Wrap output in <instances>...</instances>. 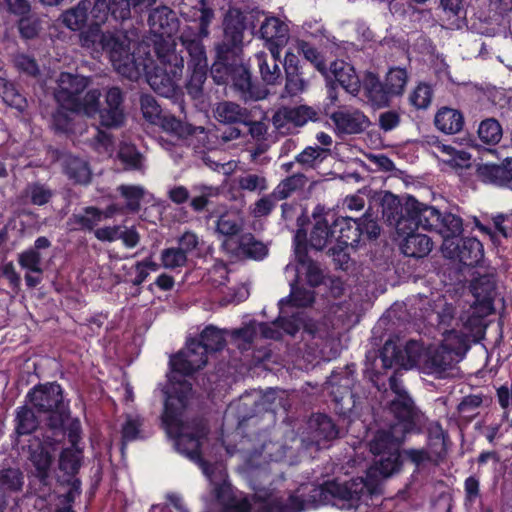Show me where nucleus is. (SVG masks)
Returning <instances> with one entry per match:
<instances>
[{
	"label": "nucleus",
	"mask_w": 512,
	"mask_h": 512,
	"mask_svg": "<svg viewBox=\"0 0 512 512\" xmlns=\"http://www.w3.org/2000/svg\"><path fill=\"white\" fill-rule=\"evenodd\" d=\"M190 387L187 384L182 386V396L177 399L178 406L174 411L175 400L171 398L166 404V413L164 416V428L167 434L175 438V446L177 450L199 464L204 475L209 479L213 486L212 492L217 501L225 506L236 496L232 486L227 482L225 470L217 465L210 464L201 458V441L208 434V427L203 419H195L190 430L181 429V411L185 406V399Z\"/></svg>",
	"instance_id": "f257e3e1"
},
{
	"label": "nucleus",
	"mask_w": 512,
	"mask_h": 512,
	"mask_svg": "<svg viewBox=\"0 0 512 512\" xmlns=\"http://www.w3.org/2000/svg\"><path fill=\"white\" fill-rule=\"evenodd\" d=\"M105 21H94L78 35L79 45L92 54L106 53L114 69L123 77L136 81L145 65L140 64L149 46L139 44L131 52V41L127 33L118 28L103 30Z\"/></svg>",
	"instance_id": "f03ea898"
},
{
	"label": "nucleus",
	"mask_w": 512,
	"mask_h": 512,
	"mask_svg": "<svg viewBox=\"0 0 512 512\" xmlns=\"http://www.w3.org/2000/svg\"><path fill=\"white\" fill-rule=\"evenodd\" d=\"M424 424V421L417 420L413 414L407 417L391 416L387 427L379 429L369 443L370 451L377 460L368 475L374 476L378 473L387 478L398 472L403 463L401 445L408 435L420 433Z\"/></svg>",
	"instance_id": "7ed1b4c3"
},
{
	"label": "nucleus",
	"mask_w": 512,
	"mask_h": 512,
	"mask_svg": "<svg viewBox=\"0 0 512 512\" xmlns=\"http://www.w3.org/2000/svg\"><path fill=\"white\" fill-rule=\"evenodd\" d=\"M26 403L47 416L45 442H62L65 438L64 425L70 411L64 401L61 386L55 382L36 385L27 393Z\"/></svg>",
	"instance_id": "20e7f679"
},
{
	"label": "nucleus",
	"mask_w": 512,
	"mask_h": 512,
	"mask_svg": "<svg viewBox=\"0 0 512 512\" xmlns=\"http://www.w3.org/2000/svg\"><path fill=\"white\" fill-rule=\"evenodd\" d=\"M207 352L206 348L203 347V345L198 343V340L192 339L190 340L186 347L179 351L176 355L172 356L170 358L169 364L171 366L173 375L169 378V384L164 390L165 394V404H164V412L162 414V423L164 424V416L166 413V404L167 401L173 398L175 400L174 405V411H176L178 404L177 399L182 396V386L184 384L189 385L190 390L187 393L185 406L183 407V410L181 411V429L184 430H190L193 422V420L190 424H185L183 417L184 412L189 404V399L192 395V384L188 382L185 379H178L176 376V373L180 374V376H187L191 375L194 372L198 371L199 369L203 368L207 363Z\"/></svg>",
	"instance_id": "39448f33"
},
{
	"label": "nucleus",
	"mask_w": 512,
	"mask_h": 512,
	"mask_svg": "<svg viewBox=\"0 0 512 512\" xmlns=\"http://www.w3.org/2000/svg\"><path fill=\"white\" fill-rule=\"evenodd\" d=\"M408 209L414 214L418 213L417 229L439 234L443 243L446 240L455 241L463 231L461 217L451 212L441 213L435 207L420 201H410Z\"/></svg>",
	"instance_id": "423d86ee"
},
{
	"label": "nucleus",
	"mask_w": 512,
	"mask_h": 512,
	"mask_svg": "<svg viewBox=\"0 0 512 512\" xmlns=\"http://www.w3.org/2000/svg\"><path fill=\"white\" fill-rule=\"evenodd\" d=\"M445 339L442 344L430 347L423 359V369L438 378L448 375L456 363V357L460 354V339L453 330L444 333Z\"/></svg>",
	"instance_id": "0eeeda50"
},
{
	"label": "nucleus",
	"mask_w": 512,
	"mask_h": 512,
	"mask_svg": "<svg viewBox=\"0 0 512 512\" xmlns=\"http://www.w3.org/2000/svg\"><path fill=\"white\" fill-rule=\"evenodd\" d=\"M470 290L475 301L470 307L468 323L478 326L482 320L494 312V300L497 295V279L493 272L485 273L474 278Z\"/></svg>",
	"instance_id": "6e6552de"
},
{
	"label": "nucleus",
	"mask_w": 512,
	"mask_h": 512,
	"mask_svg": "<svg viewBox=\"0 0 512 512\" xmlns=\"http://www.w3.org/2000/svg\"><path fill=\"white\" fill-rule=\"evenodd\" d=\"M379 204L382 208V217L388 225L394 227L398 234H405L411 229H417L418 213H412L408 209L410 201H418L413 196H408L402 204L399 197L385 191L379 194Z\"/></svg>",
	"instance_id": "1a4fd4ad"
},
{
	"label": "nucleus",
	"mask_w": 512,
	"mask_h": 512,
	"mask_svg": "<svg viewBox=\"0 0 512 512\" xmlns=\"http://www.w3.org/2000/svg\"><path fill=\"white\" fill-rule=\"evenodd\" d=\"M366 484L363 479H354L341 483L329 480L322 485L315 486L310 491V500L315 504H333L336 501H357L360 499Z\"/></svg>",
	"instance_id": "9d476101"
},
{
	"label": "nucleus",
	"mask_w": 512,
	"mask_h": 512,
	"mask_svg": "<svg viewBox=\"0 0 512 512\" xmlns=\"http://www.w3.org/2000/svg\"><path fill=\"white\" fill-rule=\"evenodd\" d=\"M220 194V189L205 183H196L189 190L184 185H175L169 188L168 198L176 205H181L189 200V206L195 213L203 212L211 202V199Z\"/></svg>",
	"instance_id": "9b49d317"
},
{
	"label": "nucleus",
	"mask_w": 512,
	"mask_h": 512,
	"mask_svg": "<svg viewBox=\"0 0 512 512\" xmlns=\"http://www.w3.org/2000/svg\"><path fill=\"white\" fill-rule=\"evenodd\" d=\"M245 20V15L239 9H229L226 13L223 21V40L216 46L219 60L226 61L229 53H235L242 47L246 30Z\"/></svg>",
	"instance_id": "f8f14e48"
},
{
	"label": "nucleus",
	"mask_w": 512,
	"mask_h": 512,
	"mask_svg": "<svg viewBox=\"0 0 512 512\" xmlns=\"http://www.w3.org/2000/svg\"><path fill=\"white\" fill-rule=\"evenodd\" d=\"M145 65V69L140 72V77L145 76L146 81L150 87L159 95L164 97H171L176 88V81L181 76H174L169 70H164L156 64L153 59L149 48L146 50V55L141 57L140 64Z\"/></svg>",
	"instance_id": "ddd939ff"
},
{
	"label": "nucleus",
	"mask_w": 512,
	"mask_h": 512,
	"mask_svg": "<svg viewBox=\"0 0 512 512\" xmlns=\"http://www.w3.org/2000/svg\"><path fill=\"white\" fill-rule=\"evenodd\" d=\"M312 219L308 243L311 248L321 251L334 241L336 242L334 213L325 211L324 207L317 206L313 211Z\"/></svg>",
	"instance_id": "4468645a"
},
{
	"label": "nucleus",
	"mask_w": 512,
	"mask_h": 512,
	"mask_svg": "<svg viewBox=\"0 0 512 512\" xmlns=\"http://www.w3.org/2000/svg\"><path fill=\"white\" fill-rule=\"evenodd\" d=\"M233 87L244 101H258L267 97L268 91L261 85L252 81L248 67L242 63L226 66Z\"/></svg>",
	"instance_id": "2eb2a0df"
},
{
	"label": "nucleus",
	"mask_w": 512,
	"mask_h": 512,
	"mask_svg": "<svg viewBox=\"0 0 512 512\" xmlns=\"http://www.w3.org/2000/svg\"><path fill=\"white\" fill-rule=\"evenodd\" d=\"M261 22L257 32L258 37L264 41V46L275 56H280L282 48L289 40L288 24L278 17L267 16Z\"/></svg>",
	"instance_id": "dca6fc26"
},
{
	"label": "nucleus",
	"mask_w": 512,
	"mask_h": 512,
	"mask_svg": "<svg viewBox=\"0 0 512 512\" xmlns=\"http://www.w3.org/2000/svg\"><path fill=\"white\" fill-rule=\"evenodd\" d=\"M83 461V450L79 447H68L62 450L59 457V469L69 478L66 480L69 485L65 498L68 503L73 502L81 493V481L76 475Z\"/></svg>",
	"instance_id": "f3484780"
},
{
	"label": "nucleus",
	"mask_w": 512,
	"mask_h": 512,
	"mask_svg": "<svg viewBox=\"0 0 512 512\" xmlns=\"http://www.w3.org/2000/svg\"><path fill=\"white\" fill-rule=\"evenodd\" d=\"M442 252L447 258L458 259L464 265L474 266L483 257V246L474 237H466L460 240L456 238L455 241L446 240L442 243Z\"/></svg>",
	"instance_id": "a211bd4d"
},
{
	"label": "nucleus",
	"mask_w": 512,
	"mask_h": 512,
	"mask_svg": "<svg viewBox=\"0 0 512 512\" xmlns=\"http://www.w3.org/2000/svg\"><path fill=\"white\" fill-rule=\"evenodd\" d=\"M420 352L421 346L417 341H409L404 347L386 342L381 352L382 365L384 368H392L393 365L412 368L419 362Z\"/></svg>",
	"instance_id": "6ab92c4d"
},
{
	"label": "nucleus",
	"mask_w": 512,
	"mask_h": 512,
	"mask_svg": "<svg viewBox=\"0 0 512 512\" xmlns=\"http://www.w3.org/2000/svg\"><path fill=\"white\" fill-rule=\"evenodd\" d=\"M124 94L118 87H110L105 93L104 105L97 112L99 124L106 128H119L124 124Z\"/></svg>",
	"instance_id": "aec40b11"
},
{
	"label": "nucleus",
	"mask_w": 512,
	"mask_h": 512,
	"mask_svg": "<svg viewBox=\"0 0 512 512\" xmlns=\"http://www.w3.org/2000/svg\"><path fill=\"white\" fill-rule=\"evenodd\" d=\"M124 94L118 87H110L105 93L104 105L97 112L99 124L106 128H119L124 124Z\"/></svg>",
	"instance_id": "412c9836"
},
{
	"label": "nucleus",
	"mask_w": 512,
	"mask_h": 512,
	"mask_svg": "<svg viewBox=\"0 0 512 512\" xmlns=\"http://www.w3.org/2000/svg\"><path fill=\"white\" fill-rule=\"evenodd\" d=\"M389 385L395 396L387 403L385 411L390 416L407 417L409 414H413L417 417V420L425 422L424 414L415 405L396 374L389 378Z\"/></svg>",
	"instance_id": "4be33fe9"
},
{
	"label": "nucleus",
	"mask_w": 512,
	"mask_h": 512,
	"mask_svg": "<svg viewBox=\"0 0 512 512\" xmlns=\"http://www.w3.org/2000/svg\"><path fill=\"white\" fill-rule=\"evenodd\" d=\"M222 247L231 256L237 258L262 260L268 254L267 246L251 233H244L237 240L225 239L222 242Z\"/></svg>",
	"instance_id": "5701e85b"
},
{
	"label": "nucleus",
	"mask_w": 512,
	"mask_h": 512,
	"mask_svg": "<svg viewBox=\"0 0 512 512\" xmlns=\"http://www.w3.org/2000/svg\"><path fill=\"white\" fill-rule=\"evenodd\" d=\"M354 379L349 372L333 373L328 380L326 389L333 398V401L339 406L341 413L350 411L355 406L354 395L351 391Z\"/></svg>",
	"instance_id": "b1692460"
},
{
	"label": "nucleus",
	"mask_w": 512,
	"mask_h": 512,
	"mask_svg": "<svg viewBox=\"0 0 512 512\" xmlns=\"http://www.w3.org/2000/svg\"><path fill=\"white\" fill-rule=\"evenodd\" d=\"M88 86V79L84 76L62 72L57 80L55 99L68 109L81 96Z\"/></svg>",
	"instance_id": "393cba45"
},
{
	"label": "nucleus",
	"mask_w": 512,
	"mask_h": 512,
	"mask_svg": "<svg viewBox=\"0 0 512 512\" xmlns=\"http://www.w3.org/2000/svg\"><path fill=\"white\" fill-rule=\"evenodd\" d=\"M153 50L157 61L164 70H169L174 76H182L184 58L176 51L172 38H157L153 40Z\"/></svg>",
	"instance_id": "a878e982"
},
{
	"label": "nucleus",
	"mask_w": 512,
	"mask_h": 512,
	"mask_svg": "<svg viewBox=\"0 0 512 512\" xmlns=\"http://www.w3.org/2000/svg\"><path fill=\"white\" fill-rule=\"evenodd\" d=\"M148 23L154 39L172 38L179 30L180 22L176 13L167 6L153 9L149 15Z\"/></svg>",
	"instance_id": "bb28decb"
},
{
	"label": "nucleus",
	"mask_w": 512,
	"mask_h": 512,
	"mask_svg": "<svg viewBox=\"0 0 512 512\" xmlns=\"http://www.w3.org/2000/svg\"><path fill=\"white\" fill-rule=\"evenodd\" d=\"M336 129L345 134H359L369 125V118L358 109L341 107L330 116Z\"/></svg>",
	"instance_id": "cd10ccee"
},
{
	"label": "nucleus",
	"mask_w": 512,
	"mask_h": 512,
	"mask_svg": "<svg viewBox=\"0 0 512 512\" xmlns=\"http://www.w3.org/2000/svg\"><path fill=\"white\" fill-rule=\"evenodd\" d=\"M316 120H318V111L306 105L284 107L276 111L272 116V123L278 130L283 129L289 123L301 127L308 121Z\"/></svg>",
	"instance_id": "c85d7f7f"
},
{
	"label": "nucleus",
	"mask_w": 512,
	"mask_h": 512,
	"mask_svg": "<svg viewBox=\"0 0 512 512\" xmlns=\"http://www.w3.org/2000/svg\"><path fill=\"white\" fill-rule=\"evenodd\" d=\"M179 9L184 18L198 20L200 33L209 36V26L214 19V11L209 6V0H181Z\"/></svg>",
	"instance_id": "c756f323"
},
{
	"label": "nucleus",
	"mask_w": 512,
	"mask_h": 512,
	"mask_svg": "<svg viewBox=\"0 0 512 512\" xmlns=\"http://www.w3.org/2000/svg\"><path fill=\"white\" fill-rule=\"evenodd\" d=\"M323 76L327 79L334 78L345 91L352 95H357L360 91L361 82L354 67L343 60L332 61L327 73Z\"/></svg>",
	"instance_id": "7c9ffc66"
},
{
	"label": "nucleus",
	"mask_w": 512,
	"mask_h": 512,
	"mask_svg": "<svg viewBox=\"0 0 512 512\" xmlns=\"http://www.w3.org/2000/svg\"><path fill=\"white\" fill-rule=\"evenodd\" d=\"M285 71V90L288 95L296 96L302 93L307 87V81L304 78L303 67L300 60L292 52H286L283 63Z\"/></svg>",
	"instance_id": "2f4dec72"
},
{
	"label": "nucleus",
	"mask_w": 512,
	"mask_h": 512,
	"mask_svg": "<svg viewBox=\"0 0 512 512\" xmlns=\"http://www.w3.org/2000/svg\"><path fill=\"white\" fill-rule=\"evenodd\" d=\"M95 237L102 242L122 240L126 248H134L140 242V235L135 226H105L94 230Z\"/></svg>",
	"instance_id": "473e14b6"
},
{
	"label": "nucleus",
	"mask_w": 512,
	"mask_h": 512,
	"mask_svg": "<svg viewBox=\"0 0 512 512\" xmlns=\"http://www.w3.org/2000/svg\"><path fill=\"white\" fill-rule=\"evenodd\" d=\"M45 437L46 432L43 434L42 441H40L37 438L35 439V441L37 442L35 446L33 444L29 445V459L32 462L33 466L36 468L38 472V477L40 478L41 481H45V479L49 475V470L52 464V455L50 449L54 450L55 445L60 443H46Z\"/></svg>",
	"instance_id": "72a5a7b5"
},
{
	"label": "nucleus",
	"mask_w": 512,
	"mask_h": 512,
	"mask_svg": "<svg viewBox=\"0 0 512 512\" xmlns=\"http://www.w3.org/2000/svg\"><path fill=\"white\" fill-rule=\"evenodd\" d=\"M362 86L365 97L373 107L389 106L393 97L388 93L385 83H382L375 73L366 72Z\"/></svg>",
	"instance_id": "f704fd0d"
},
{
	"label": "nucleus",
	"mask_w": 512,
	"mask_h": 512,
	"mask_svg": "<svg viewBox=\"0 0 512 512\" xmlns=\"http://www.w3.org/2000/svg\"><path fill=\"white\" fill-rule=\"evenodd\" d=\"M478 178L485 183L512 187V160L498 164H481L477 168Z\"/></svg>",
	"instance_id": "c9c22d12"
},
{
	"label": "nucleus",
	"mask_w": 512,
	"mask_h": 512,
	"mask_svg": "<svg viewBox=\"0 0 512 512\" xmlns=\"http://www.w3.org/2000/svg\"><path fill=\"white\" fill-rule=\"evenodd\" d=\"M336 243L355 248L361 239V225L350 217H337L334 214Z\"/></svg>",
	"instance_id": "e433bc0d"
},
{
	"label": "nucleus",
	"mask_w": 512,
	"mask_h": 512,
	"mask_svg": "<svg viewBox=\"0 0 512 512\" xmlns=\"http://www.w3.org/2000/svg\"><path fill=\"white\" fill-rule=\"evenodd\" d=\"M109 14L116 20L128 19V2L126 0H95L91 10L92 19L106 21Z\"/></svg>",
	"instance_id": "4c0bfd02"
},
{
	"label": "nucleus",
	"mask_w": 512,
	"mask_h": 512,
	"mask_svg": "<svg viewBox=\"0 0 512 512\" xmlns=\"http://www.w3.org/2000/svg\"><path fill=\"white\" fill-rule=\"evenodd\" d=\"M207 69V57L189 59L188 61V71H191V74L186 84V90L193 99H199L203 95V85L207 78Z\"/></svg>",
	"instance_id": "58836bf2"
},
{
	"label": "nucleus",
	"mask_w": 512,
	"mask_h": 512,
	"mask_svg": "<svg viewBox=\"0 0 512 512\" xmlns=\"http://www.w3.org/2000/svg\"><path fill=\"white\" fill-rule=\"evenodd\" d=\"M256 65L262 81L266 85H277L282 81V71L279 66L280 56H275L271 52L267 54L264 51L255 54Z\"/></svg>",
	"instance_id": "ea45409f"
},
{
	"label": "nucleus",
	"mask_w": 512,
	"mask_h": 512,
	"mask_svg": "<svg viewBox=\"0 0 512 512\" xmlns=\"http://www.w3.org/2000/svg\"><path fill=\"white\" fill-rule=\"evenodd\" d=\"M61 166L64 174L73 183L86 185L91 181V169L85 160L73 155H64L61 158Z\"/></svg>",
	"instance_id": "a19ab883"
},
{
	"label": "nucleus",
	"mask_w": 512,
	"mask_h": 512,
	"mask_svg": "<svg viewBox=\"0 0 512 512\" xmlns=\"http://www.w3.org/2000/svg\"><path fill=\"white\" fill-rule=\"evenodd\" d=\"M434 124L445 134H457L464 127V116L459 110L444 106L436 112Z\"/></svg>",
	"instance_id": "79ce46f5"
},
{
	"label": "nucleus",
	"mask_w": 512,
	"mask_h": 512,
	"mask_svg": "<svg viewBox=\"0 0 512 512\" xmlns=\"http://www.w3.org/2000/svg\"><path fill=\"white\" fill-rule=\"evenodd\" d=\"M415 230L411 229L405 234H400L405 237L401 250L405 256L422 258L432 250V242L427 235L414 233Z\"/></svg>",
	"instance_id": "37998d69"
},
{
	"label": "nucleus",
	"mask_w": 512,
	"mask_h": 512,
	"mask_svg": "<svg viewBox=\"0 0 512 512\" xmlns=\"http://www.w3.org/2000/svg\"><path fill=\"white\" fill-rule=\"evenodd\" d=\"M295 256L297 263L305 273L307 283L311 287L321 285L324 280L323 270L318 262L308 256L306 247L297 243L295 247Z\"/></svg>",
	"instance_id": "c03bdc74"
},
{
	"label": "nucleus",
	"mask_w": 512,
	"mask_h": 512,
	"mask_svg": "<svg viewBox=\"0 0 512 512\" xmlns=\"http://www.w3.org/2000/svg\"><path fill=\"white\" fill-rule=\"evenodd\" d=\"M93 6L90 0H81L61 15L63 24L72 31H83Z\"/></svg>",
	"instance_id": "a18cd8bd"
},
{
	"label": "nucleus",
	"mask_w": 512,
	"mask_h": 512,
	"mask_svg": "<svg viewBox=\"0 0 512 512\" xmlns=\"http://www.w3.org/2000/svg\"><path fill=\"white\" fill-rule=\"evenodd\" d=\"M214 117L224 124L245 123L248 118V111L235 102L222 101L216 105Z\"/></svg>",
	"instance_id": "49530a36"
},
{
	"label": "nucleus",
	"mask_w": 512,
	"mask_h": 512,
	"mask_svg": "<svg viewBox=\"0 0 512 512\" xmlns=\"http://www.w3.org/2000/svg\"><path fill=\"white\" fill-rule=\"evenodd\" d=\"M244 220L239 213L226 211L215 222V232L225 239H234L243 229Z\"/></svg>",
	"instance_id": "de8ad7c7"
},
{
	"label": "nucleus",
	"mask_w": 512,
	"mask_h": 512,
	"mask_svg": "<svg viewBox=\"0 0 512 512\" xmlns=\"http://www.w3.org/2000/svg\"><path fill=\"white\" fill-rule=\"evenodd\" d=\"M308 183V178L302 173H295L282 179L273 189L279 200H286L300 195Z\"/></svg>",
	"instance_id": "09e8293b"
},
{
	"label": "nucleus",
	"mask_w": 512,
	"mask_h": 512,
	"mask_svg": "<svg viewBox=\"0 0 512 512\" xmlns=\"http://www.w3.org/2000/svg\"><path fill=\"white\" fill-rule=\"evenodd\" d=\"M309 429L316 442L332 440L337 437L338 430L332 419L325 414H315L309 420Z\"/></svg>",
	"instance_id": "8fccbe9b"
},
{
	"label": "nucleus",
	"mask_w": 512,
	"mask_h": 512,
	"mask_svg": "<svg viewBox=\"0 0 512 512\" xmlns=\"http://www.w3.org/2000/svg\"><path fill=\"white\" fill-rule=\"evenodd\" d=\"M103 219V211L93 207H85L81 212L74 213L69 218L68 224L74 230L94 231L95 227Z\"/></svg>",
	"instance_id": "3c124183"
},
{
	"label": "nucleus",
	"mask_w": 512,
	"mask_h": 512,
	"mask_svg": "<svg viewBox=\"0 0 512 512\" xmlns=\"http://www.w3.org/2000/svg\"><path fill=\"white\" fill-rule=\"evenodd\" d=\"M0 97L6 105L21 113L28 107V101L17 85L2 76H0Z\"/></svg>",
	"instance_id": "603ef678"
},
{
	"label": "nucleus",
	"mask_w": 512,
	"mask_h": 512,
	"mask_svg": "<svg viewBox=\"0 0 512 512\" xmlns=\"http://www.w3.org/2000/svg\"><path fill=\"white\" fill-rule=\"evenodd\" d=\"M33 409L28 404L16 408L14 422L17 437L30 435L38 428L39 421Z\"/></svg>",
	"instance_id": "864d4df0"
},
{
	"label": "nucleus",
	"mask_w": 512,
	"mask_h": 512,
	"mask_svg": "<svg viewBox=\"0 0 512 512\" xmlns=\"http://www.w3.org/2000/svg\"><path fill=\"white\" fill-rule=\"evenodd\" d=\"M206 37L207 36H203L200 33V27L198 30H195L194 28L187 26L182 30L179 40L188 52L189 59L207 57L205 47L202 43V39Z\"/></svg>",
	"instance_id": "5fc2aeb1"
},
{
	"label": "nucleus",
	"mask_w": 512,
	"mask_h": 512,
	"mask_svg": "<svg viewBox=\"0 0 512 512\" xmlns=\"http://www.w3.org/2000/svg\"><path fill=\"white\" fill-rule=\"evenodd\" d=\"M290 294L279 301L281 311L285 305L292 304L296 307H307L314 302V292L310 289L298 286V275L290 282Z\"/></svg>",
	"instance_id": "6e6d98bb"
},
{
	"label": "nucleus",
	"mask_w": 512,
	"mask_h": 512,
	"mask_svg": "<svg viewBox=\"0 0 512 512\" xmlns=\"http://www.w3.org/2000/svg\"><path fill=\"white\" fill-rule=\"evenodd\" d=\"M304 510V501L298 496L276 497L267 503L261 504L259 512H301Z\"/></svg>",
	"instance_id": "4d7b16f0"
},
{
	"label": "nucleus",
	"mask_w": 512,
	"mask_h": 512,
	"mask_svg": "<svg viewBox=\"0 0 512 512\" xmlns=\"http://www.w3.org/2000/svg\"><path fill=\"white\" fill-rule=\"evenodd\" d=\"M101 93L98 89L89 90L83 97H79L69 108L72 112L83 113L89 118H95L100 109Z\"/></svg>",
	"instance_id": "13d9d810"
},
{
	"label": "nucleus",
	"mask_w": 512,
	"mask_h": 512,
	"mask_svg": "<svg viewBox=\"0 0 512 512\" xmlns=\"http://www.w3.org/2000/svg\"><path fill=\"white\" fill-rule=\"evenodd\" d=\"M408 79L409 77L406 69L400 67L390 68L386 74L384 82L388 93H390L392 97L403 95Z\"/></svg>",
	"instance_id": "bf43d9fd"
},
{
	"label": "nucleus",
	"mask_w": 512,
	"mask_h": 512,
	"mask_svg": "<svg viewBox=\"0 0 512 512\" xmlns=\"http://www.w3.org/2000/svg\"><path fill=\"white\" fill-rule=\"evenodd\" d=\"M296 50L299 54L309 61L322 75L328 71V66L324 56L316 47L305 40H297Z\"/></svg>",
	"instance_id": "052dcab7"
},
{
	"label": "nucleus",
	"mask_w": 512,
	"mask_h": 512,
	"mask_svg": "<svg viewBox=\"0 0 512 512\" xmlns=\"http://www.w3.org/2000/svg\"><path fill=\"white\" fill-rule=\"evenodd\" d=\"M478 136L483 143L495 145L502 138V127L495 118H487L481 121L478 127Z\"/></svg>",
	"instance_id": "680f3d73"
},
{
	"label": "nucleus",
	"mask_w": 512,
	"mask_h": 512,
	"mask_svg": "<svg viewBox=\"0 0 512 512\" xmlns=\"http://www.w3.org/2000/svg\"><path fill=\"white\" fill-rule=\"evenodd\" d=\"M329 150L319 146H308L295 157V162L305 169L316 167L327 157Z\"/></svg>",
	"instance_id": "e2e57ef3"
},
{
	"label": "nucleus",
	"mask_w": 512,
	"mask_h": 512,
	"mask_svg": "<svg viewBox=\"0 0 512 512\" xmlns=\"http://www.w3.org/2000/svg\"><path fill=\"white\" fill-rule=\"evenodd\" d=\"M198 343L203 345L208 353L222 350L226 341L221 330L214 326H208L201 332Z\"/></svg>",
	"instance_id": "0e129e2a"
},
{
	"label": "nucleus",
	"mask_w": 512,
	"mask_h": 512,
	"mask_svg": "<svg viewBox=\"0 0 512 512\" xmlns=\"http://www.w3.org/2000/svg\"><path fill=\"white\" fill-rule=\"evenodd\" d=\"M433 89L427 83H419L409 95L410 104L418 110H426L432 102Z\"/></svg>",
	"instance_id": "69168bd1"
},
{
	"label": "nucleus",
	"mask_w": 512,
	"mask_h": 512,
	"mask_svg": "<svg viewBox=\"0 0 512 512\" xmlns=\"http://www.w3.org/2000/svg\"><path fill=\"white\" fill-rule=\"evenodd\" d=\"M23 484L24 475L19 469L8 468L0 471V487H3L7 494L20 491Z\"/></svg>",
	"instance_id": "338daca9"
},
{
	"label": "nucleus",
	"mask_w": 512,
	"mask_h": 512,
	"mask_svg": "<svg viewBox=\"0 0 512 512\" xmlns=\"http://www.w3.org/2000/svg\"><path fill=\"white\" fill-rule=\"evenodd\" d=\"M144 419L139 415H127L122 425V442L135 441L142 437V426Z\"/></svg>",
	"instance_id": "774afa93"
}]
</instances>
